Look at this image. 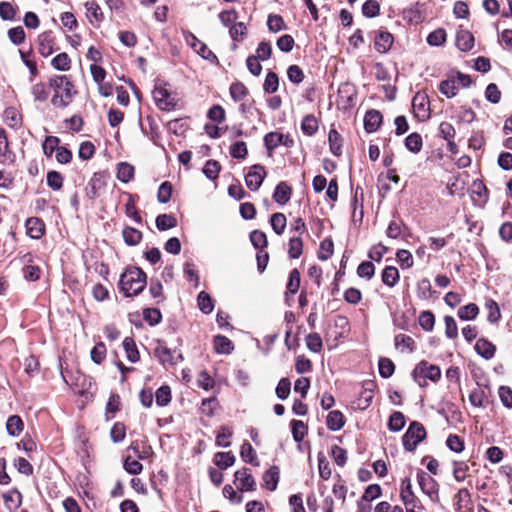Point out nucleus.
<instances>
[{
    "mask_svg": "<svg viewBox=\"0 0 512 512\" xmlns=\"http://www.w3.org/2000/svg\"><path fill=\"white\" fill-rule=\"evenodd\" d=\"M123 348L125 350V353L127 355V359L130 362H137L140 359L139 351L136 347L135 341L131 337H126L123 340Z\"/></svg>",
    "mask_w": 512,
    "mask_h": 512,
    "instance_id": "72a5a7b5",
    "label": "nucleus"
},
{
    "mask_svg": "<svg viewBox=\"0 0 512 512\" xmlns=\"http://www.w3.org/2000/svg\"><path fill=\"white\" fill-rule=\"evenodd\" d=\"M485 308L488 311L487 320L490 323H497L501 318V312L497 302L493 299H487Z\"/></svg>",
    "mask_w": 512,
    "mask_h": 512,
    "instance_id": "79ce46f5",
    "label": "nucleus"
},
{
    "mask_svg": "<svg viewBox=\"0 0 512 512\" xmlns=\"http://www.w3.org/2000/svg\"><path fill=\"white\" fill-rule=\"evenodd\" d=\"M382 123V114L380 111L370 109L366 112L364 117V128L366 132L372 133L379 129Z\"/></svg>",
    "mask_w": 512,
    "mask_h": 512,
    "instance_id": "2eb2a0df",
    "label": "nucleus"
},
{
    "mask_svg": "<svg viewBox=\"0 0 512 512\" xmlns=\"http://www.w3.org/2000/svg\"><path fill=\"white\" fill-rule=\"evenodd\" d=\"M134 176V167L127 163L122 162L118 165L117 178L123 183H128Z\"/></svg>",
    "mask_w": 512,
    "mask_h": 512,
    "instance_id": "a19ab883",
    "label": "nucleus"
},
{
    "mask_svg": "<svg viewBox=\"0 0 512 512\" xmlns=\"http://www.w3.org/2000/svg\"><path fill=\"white\" fill-rule=\"evenodd\" d=\"M374 388L375 383L372 381L365 382L363 385V389L360 393L358 399V407L361 409H366L370 406L372 399L374 397Z\"/></svg>",
    "mask_w": 512,
    "mask_h": 512,
    "instance_id": "a211bd4d",
    "label": "nucleus"
},
{
    "mask_svg": "<svg viewBox=\"0 0 512 512\" xmlns=\"http://www.w3.org/2000/svg\"><path fill=\"white\" fill-rule=\"evenodd\" d=\"M197 302L199 309L205 314H210L214 309L213 300L211 296L205 291H201L199 293Z\"/></svg>",
    "mask_w": 512,
    "mask_h": 512,
    "instance_id": "37998d69",
    "label": "nucleus"
},
{
    "mask_svg": "<svg viewBox=\"0 0 512 512\" xmlns=\"http://www.w3.org/2000/svg\"><path fill=\"white\" fill-rule=\"evenodd\" d=\"M328 141L332 154L340 156L342 154L341 135L335 129H331L329 131Z\"/></svg>",
    "mask_w": 512,
    "mask_h": 512,
    "instance_id": "ea45409f",
    "label": "nucleus"
},
{
    "mask_svg": "<svg viewBox=\"0 0 512 512\" xmlns=\"http://www.w3.org/2000/svg\"><path fill=\"white\" fill-rule=\"evenodd\" d=\"M270 223L273 231L277 235H281L286 228V217L283 213L277 212L271 215Z\"/></svg>",
    "mask_w": 512,
    "mask_h": 512,
    "instance_id": "a18cd8bd",
    "label": "nucleus"
},
{
    "mask_svg": "<svg viewBox=\"0 0 512 512\" xmlns=\"http://www.w3.org/2000/svg\"><path fill=\"white\" fill-rule=\"evenodd\" d=\"M4 121L10 128L17 129L22 125V116L16 108L7 107L4 111Z\"/></svg>",
    "mask_w": 512,
    "mask_h": 512,
    "instance_id": "c85d7f7f",
    "label": "nucleus"
},
{
    "mask_svg": "<svg viewBox=\"0 0 512 512\" xmlns=\"http://www.w3.org/2000/svg\"><path fill=\"white\" fill-rule=\"evenodd\" d=\"M126 426L122 422H116L110 430V438L113 443H120L125 439Z\"/></svg>",
    "mask_w": 512,
    "mask_h": 512,
    "instance_id": "864d4df0",
    "label": "nucleus"
},
{
    "mask_svg": "<svg viewBox=\"0 0 512 512\" xmlns=\"http://www.w3.org/2000/svg\"><path fill=\"white\" fill-rule=\"evenodd\" d=\"M24 429V423L20 416L11 415L6 422L7 433L12 437H17Z\"/></svg>",
    "mask_w": 512,
    "mask_h": 512,
    "instance_id": "b1692460",
    "label": "nucleus"
},
{
    "mask_svg": "<svg viewBox=\"0 0 512 512\" xmlns=\"http://www.w3.org/2000/svg\"><path fill=\"white\" fill-rule=\"evenodd\" d=\"M292 195V188L284 181L280 182L273 193V199L280 205L286 204Z\"/></svg>",
    "mask_w": 512,
    "mask_h": 512,
    "instance_id": "6ab92c4d",
    "label": "nucleus"
},
{
    "mask_svg": "<svg viewBox=\"0 0 512 512\" xmlns=\"http://www.w3.org/2000/svg\"><path fill=\"white\" fill-rule=\"evenodd\" d=\"M247 28L243 22H235L229 29V34L234 41H241L246 36Z\"/></svg>",
    "mask_w": 512,
    "mask_h": 512,
    "instance_id": "338daca9",
    "label": "nucleus"
},
{
    "mask_svg": "<svg viewBox=\"0 0 512 512\" xmlns=\"http://www.w3.org/2000/svg\"><path fill=\"white\" fill-rule=\"evenodd\" d=\"M27 234L33 239H40L45 232L44 222L37 217H30L25 223Z\"/></svg>",
    "mask_w": 512,
    "mask_h": 512,
    "instance_id": "4468645a",
    "label": "nucleus"
},
{
    "mask_svg": "<svg viewBox=\"0 0 512 512\" xmlns=\"http://www.w3.org/2000/svg\"><path fill=\"white\" fill-rule=\"evenodd\" d=\"M422 146H423V141H422V137L419 133L417 132H414V133H411L409 134L406 139H405V147L413 152V153H418L421 151L422 149Z\"/></svg>",
    "mask_w": 512,
    "mask_h": 512,
    "instance_id": "58836bf2",
    "label": "nucleus"
},
{
    "mask_svg": "<svg viewBox=\"0 0 512 512\" xmlns=\"http://www.w3.org/2000/svg\"><path fill=\"white\" fill-rule=\"evenodd\" d=\"M303 252V241L302 239L297 237H291L289 240V249L288 254L292 259H298Z\"/></svg>",
    "mask_w": 512,
    "mask_h": 512,
    "instance_id": "8fccbe9b",
    "label": "nucleus"
},
{
    "mask_svg": "<svg viewBox=\"0 0 512 512\" xmlns=\"http://www.w3.org/2000/svg\"><path fill=\"white\" fill-rule=\"evenodd\" d=\"M155 223L158 230L166 231L177 226V219L171 214H160Z\"/></svg>",
    "mask_w": 512,
    "mask_h": 512,
    "instance_id": "473e14b6",
    "label": "nucleus"
},
{
    "mask_svg": "<svg viewBox=\"0 0 512 512\" xmlns=\"http://www.w3.org/2000/svg\"><path fill=\"white\" fill-rule=\"evenodd\" d=\"M317 458L320 477L324 480H328L332 474L330 464L323 452H319Z\"/></svg>",
    "mask_w": 512,
    "mask_h": 512,
    "instance_id": "603ef678",
    "label": "nucleus"
},
{
    "mask_svg": "<svg viewBox=\"0 0 512 512\" xmlns=\"http://www.w3.org/2000/svg\"><path fill=\"white\" fill-rule=\"evenodd\" d=\"M192 42L191 47L194 49L197 54H199L203 59L209 60L211 62H216L219 64L216 55L207 47V45L197 39L193 34H191Z\"/></svg>",
    "mask_w": 512,
    "mask_h": 512,
    "instance_id": "f3484780",
    "label": "nucleus"
},
{
    "mask_svg": "<svg viewBox=\"0 0 512 512\" xmlns=\"http://www.w3.org/2000/svg\"><path fill=\"white\" fill-rule=\"evenodd\" d=\"M412 377L419 386H425L426 379L436 382L441 377V370L438 366L429 364L427 361H420L412 372Z\"/></svg>",
    "mask_w": 512,
    "mask_h": 512,
    "instance_id": "7ed1b4c3",
    "label": "nucleus"
},
{
    "mask_svg": "<svg viewBox=\"0 0 512 512\" xmlns=\"http://www.w3.org/2000/svg\"><path fill=\"white\" fill-rule=\"evenodd\" d=\"M425 438V427L420 422L413 421L402 437L403 446L405 450L413 452Z\"/></svg>",
    "mask_w": 512,
    "mask_h": 512,
    "instance_id": "20e7f679",
    "label": "nucleus"
},
{
    "mask_svg": "<svg viewBox=\"0 0 512 512\" xmlns=\"http://www.w3.org/2000/svg\"><path fill=\"white\" fill-rule=\"evenodd\" d=\"M50 86L54 90V95L51 99L52 105L57 108L67 107L76 93L69 79L66 76H57L50 80Z\"/></svg>",
    "mask_w": 512,
    "mask_h": 512,
    "instance_id": "f03ea898",
    "label": "nucleus"
},
{
    "mask_svg": "<svg viewBox=\"0 0 512 512\" xmlns=\"http://www.w3.org/2000/svg\"><path fill=\"white\" fill-rule=\"evenodd\" d=\"M301 129L303 133L308 136L315 134L318 130V121L316 117L312 114L305 116L301 124Z\"/></svg>",
    "mask_w": 512,
    "mask_h": 512,
    "instance_id": "49530a36",
    "label": "nucleus"
},
{
    "mask_svg": "<svg viewBox=\"0 0 512 512\" xmlns=\"http://www.w3.org/2000/svg\"><path fill=\"white\" fill-rule=\"evenodd\" d=\"M240 456L244 462H247L253 466H259V460L257 458L256 451L250 443L244 442L242 444Z\"/></svg>",
    "mask_w": 512,
    "mask_h": 512,
    "instance_id": "c756f323",
    "label": "nucleus"
},
{
    "mask_svg": "<svg viewBox=\"0 0 512 512\" xmlns=\"http://www.w3.org/2000/svg\"><path fill=\"white\" fill-rule=\"evenodd\" d=\"M105 177L102 173H94L92 178L90 179L87 187V196L90 199H95L99 196L100 191L104 189Z\"/></svg>",
    "mask_w": 512,
    "mask_h": 512,
    "instance_id": "dca6fc26",
    "label": "nucleus"
},
{
    "mask_svg": "<svg viewBox=\"0 0 512 512\" xmlns=\"http://www.w3.org/2000/svg\"><path fill=\"white\" fill-rule=\"evenodd\" d=\"M405 425V417L402 412L395 411L389 417L388 427L391 431H400Z\"/></svg>",
    "mask_w": 512,
    "mask_h": 512,
    "instance_id": "4d7b16f0",
    "label": "nucleus"
},
{
    "mask_svg": "<svg viewBox=\"0 0 512 512\" xmlns=\"http://www.w3.org/2000/svg\"><path fill=\"white\" fill-rule=\"evenodd\" d=\"M279 78L274 72H269L265 78L263 89L266 93L272 94L278 90Z\"/></svg>",
    "mask_w": 512,
    "mask_h": 512,
    "instance_id": "0e129e2a",
    "label": "nucleus"
},
{
    "mask_svg": "<svg viewBox=\"0 0 512 512\" xmlns=\"http://www.w3.org/2000/svg\"><path fill=\"white\" fill-rule=\"evenodd\" d=\"M60 139L56 136H47L42 144L43 153L47 157H51L53 153L59 149Z\"/></svg>",
    "mask_w": 512,
    "mask_h": 512,
    "instance_id": "09e8293b",
    "label": "nucleus"
},
{
    "mask_svg": "<svg viewBox=\"0 0 512 512\" xmlns=\"http://www.w3.org/2000/svg\"><path fill=\"white\" fill-rule=\"evenodd\" d=\"M439 91L447 98L454 97L458 92L455 77L450 76L448 79L442 80L439 84Z\"/></svg>",
    "mask_w": 512,
    "mask_h": 512,
    "instance_id": "7c9ffc66",
    "label": "nucleus"
},
{
    "mask_svg": "<svg viewBox=\"0 0 512 512\" xmlns=\"http://www.w3.org/2000/svg\"><path fill=\"white\" fill-rule=\"evenodd\" d=\"M399 271L394 266H386L382 272V282L388 287H394L399 281Z\"/></svg>",
    "mask_w": 512,
    "mask_h": 512,
    "instance_id": "2f4dec72",
    "label": "nucleus"
},
{
    "mask_svg": "<svg viewBox=\"0 0 512 512\" xmlns=\"http://www.w3.org/2000/svg\"><path fill=\"white\" fill-rule=\"evenodd\" d=\"M290 426L294 441L301 442L307 434V425L301 420H292Z\"/></svg>",
    "mask_w": 512,
    "mask_h": 512,
    "instance_id": "f704fd0d",
    "label": "nucleus"
},
{
    "mask_svg": "<svg viewBox=\"0 0 512 512\" xmlns=\"http://www.w3.org/2000/svg\"><path fill=\"white\" fill-rule=\"evenodd\" d=\"M166 83H156L153 89V99L156 103V106L163 111H171L174 110L177 106V101L175 98L171 97L169 91L164 87Z\"/></svg>",
    "mask_w": 512,
    "mask_h": 512,
    "instance_id": "423d86ee",
    "label": "nucleus"
},
{
    "mask_svg": "<svg viewBox=\"0 0 512 512\" xmlns=\"http://www.w3.org/2000/svg\"><path fill=\"white\" fill-rule=\"evenodd\" d=\"M280 471L277 466L270 467L264 474H263V481L264 486L270 490L274 491L277 488L278 482H279V476Z\"/></svg>",
    "mask_w": 512,
    "mask_h": 512,
    "instance_id": "5701e85b",
    "label": "nucleus"
},
{
    "mask_svg": "<svg viewBox=\"0 0 512 512\" xmlns=\"http://www.w3.org/2000/svg\"><path fill=\"white\" fill-rule=\"evenodd\" d=\"M393 35L387 31H380L375 36L374 45L377 51L386 52L393 44Z\"/></svg>",
    "mask_w": 512,
    "mask_h": 512,
    "instance_id": "4be33fe9",
    "label": "nucleus"
},
{
    "mask_svg": "<svg viewBox=\"0 0 512 512\" xmlns=\"http://www.w3.org/2000/svg\"><path fill=\"white\" fill-rule=\"evenodd\" d=\"M456 45L461 51H469L474 46L473 34L464 29H460L456 34Z\"/></svg>",
    "mask_w": 512,
    "mask_h": 512,
    "instance_id": "aec40b11",
    "label": "nucleus"
},
{
    "mask_svg": "<svg viewBox=\"0 0 512 512\" xmlns=\"http://www.w3.org/2000/svg\"><path fill=\"white\" fill-rule=\"evenodd\" d=\"M5 505L9 509H18L22 504V494L16 488L11 489L9 492L3 494Z\"/></svg>",
    "mask_w": 512,
    "mask_h": 512,
    "instance_id": "cd10ccee",
    "label": "nucleus"
},
{
    "mask_svg": "<svg viewBox=\"0 0 512 512\" xmlns=\"http://www.w3.org/2000/svg\"><path fill=\"white\" fill-rule=\"evenodd\" d=\"M213 343L215 351L219 354H230L234 349L232 341L223 335L214 336Z\"/></svg>",
    "mask_w": 512,
    "mask_h": 512,
    "instance_id": "393cba45",
    "label": "nucleus"
},
{
    "mask_svg": "<svg viewBox=\"0 0 512 512\" xmlns=\"http://www.w3.org/2000/svg\"><path fill=\"white\" fill-rule=\"evenodd\" d=\"M267 25L271 32H279L287 28L282 16L277 14H270L267 19Z\"/></svg>",
    "mask_w": 512,
    "mask_h": 512,
    "instance_id": "3c124183",
    "label": "nucleus"
},
{
    "mask_svg": "<svg viewBox=\"0 0 512 512\" xmlns=\"http://www.w3.org/2000/svg\"><path fill=\"white\" fill-rule=\"evenodd\" d=\"M235 482H238L237 488L238 490L244 491H254L256 489V482L250 470L248 468H242L235 472L234 474Z\"/></svg>",
    "mask_w": 512,
    "mask_h": 512,
    "instance_id": "f8f14e48",
    "label": "nucleus"
},
{
    "mask_svg": "<svg viewBox=\"0 0 512 512\" xmlns=\"http://www.w3.org/2000/svg\"><path fill=\"white\" fill-rule=\"evenodd\" d=\"M248 154L247 145L244 141H237L230 147V155L234 159L243 160Z\"/></svg>",
    "mask_w": 512,
    "mask_h": 512,
    "instance_id": "13d9d810",
    "label": "nucleus"
},
{
    "mask_svg": "<svg viewBox=\"0 0 512 512\" xmlns=\"http://www.w3.org/2000/svg\"><path fill=\"white\" fill-rule=\"evenodd\" d=\"M446 31L438 28L427 36V43L431 46H440L446 41Z\"/></svg>",
    "mask_w": 512,
    "mask_h": 512,
    "instance_id": "052dcab7",
    "label": "nucleus"
},
{
    "mask_svg": "<svg viewBox=\"0 0 512 512\" xmlns=\"http://www.w3.org/2000/svg\"><path fill=\"white\" fill-rule=\"evenodd\" d=\"M476 352L483 358L489 360L494 357L496 347L495 345L485 338H480L475 344Z\"/></svg>",
    "mask_w": 512,
    "mask_h": 512,
    "instance_id": "412c9836",
    "label": "nucleus"
},
{
    "mask_svg": "<svg viewBox=\"0 0 512 512\" xmlns=\"http://www.w3.org/2000/svg\"><path fill=\"white\" fill-rule=\"evenodd\" d=\"M63 176L57 171L47 173V185L54 191H59L63 186Z\"/></svg>",
    "mask_w": 512,
    "mask_h": 512,
    "instance_id": "e2e57ef3",
    "label": "nucleus"
},
{
    "mask_svg": "<svg viewBox=\"0 0 512 512\" xmlns=\"http://www.w3.org/2000/svg\"><path fill=\"white\" fill-rule=\"evenodd\" d=\"M264 145L270 153L280 145L287 148L294 146V139L290 134H282L279 132H269L264 136Z\"/></svg>",
    "mask_w": 512,
    "mask_h": 512,
    "instance_id": "6e6552de",
    "label": "nucleus"
},
{
    "mask_svg": "<svg viewBox=\"0 0 512 512\" xmlns=\"http://www.w3.org/2000/svg\"><path fill=\"white\" fill-rule=\"evenodd\" d=\"M357 96L356 88L351 83H342L338 88L337 105L340 109L347 110L355 105Z\"/></svg>",
    "mask_w": 512,
    "mask_h": 512,
    "instance_id": "0eeeda50",
    "label": "nucleus"
},
{
    "mask_svg": "<svg viewBox=\"0 0 512 512\" xmlns=\"http://www.w3.org/2000/svg\"><path fill=\"white\" fill-rule=\"evenodd\" d=\"M146 284V273L138 267H129L120 276L119 289L126 297H131L142 292Z\"/></svg>",
    "mask_w": 512,
    "mask_h": 512,
    "instance_id": "f257e3e1",
    "label": "nucleus"
},
{
    "mask_svg": "<svg viewBox=\"0 0 512 512\" xmlns=\"http://www.w3.org/2000/svg\"><path fill=\"white\" fill-rule=\"evenodd\" d=\"M18 7L12 5L10 2H0V17L4 21H11L15 18Z\"/></svg>",
    "mask_w": 512,
    "mask_h": 512,
    "instance_id": "de8ad7c7",
    "label": "nucleus"
},
{
    "mask_svg": "<svg viewBox=\"0 0 512 512\" xmlns=\"http://www.w3.org/2000/svg\"><path fill=\"white\" fill-rule=\"evenodd\" d=\"M156 403L158 406H166L171 401V390L167 385H163L156 390Z\"/></svg>",
    "mask_w": 512,
    "mask_h": 512,
    "instance_id": "6e6d98bb",
    "label": "nucleus"
},
{
    "mask_svg": "<svg viewBox=\"0 0 512 512\" xmlns=\"http://www.w3.org/2000/svg\"><path fill=\"white\" fill-rule=\"evenodd\" d=\"M230 96L235 102L242 101L247 95H248V89L247 87L239 81H235L231 84L230 89Z\"/></svg>",
    "mask_w": 512,
    "mask_h": 512,
    "instance_id": "4c0bfd02",
    "label": "nucleus"
},
{
    "mask_svg": "<svg viewBox=\"0 0 512 512\" xmlns=\"http://www.w3.org/2000/svg\"><path fill=\"white\" fill-rule=\"evenodd\" d=\"M362 13L367 18H373L380 13V4L376 0H367L362 5Z\"/></svg>",
    "mask_w": 512,
    "mask_h": 512,
    "instance_id": "5fc2aeb1",
    "label": "nucleus"
},
{
    "mask_svg": "<svg viewBox=\"0 0 512 512\" xmlns=\"http://www.w3.org/2000/svg\"><path fill=\"white\" fill-rule=\"evenodd\" d=\"M306 344L310 351L319 353L323 348L322 338L318 333H310L306 337Z\"/></svg>",
    "mask_w": 512,
    "mask_h": 512,
    "instance_id": "680f3d73",
    "label": "nucleus"
},
{
    "mask_svg": "<svg viewBox=\"0 0 512 512\" xmlns=\"http://www.w3.org/2000/svg\"><path fill=\"white\" fill-rule=\"evenodd\" d=\"M266 177L265 167L260 164H255L245 176L246 186L251 191H257Z\"/></svg>",
    "mask_w": 512,
    "mask_h": 512,
    "instance_id": "9d476101",
    "label": "nucleus"
},
{
    "mask_svg": "<svg viewBox=\"0 0 512 512\" xmlns=\"http://www.w3.org/2000/svg\"><path fill=\"white\" fill-rule=\"evenodd\" d=\"M478 313V306L475 303H469L468 305L460 307L457 314L461 320H473L477 317Z\"/></svg>",
    "mask_w": 512,
    "mask_h": 512,
    "instance_id": "c03bdc74",
    "label": "nucleus"
},
{
    "mask_svg": "<svg viewBox=\"0 0 512 512\" xmlns=\"http://www.w3.org/2000/svg\"><path fill=\"white\" fill-rule=\"evenodd\" d=\"M221 166L216 160H208L203 168L204 175L210 179L214 180L218 177Z\"/></svg>",
    "mask_w": 512,
    "mask_h": 512,
    "instance_id": "774afa93",
    "label": "nucleus"
},
{
    "mask_svg": "<svg viewBox=\"0 0 512 512\" xmlns=\"http://www.w3.org/2000/svg\"><path fill=\"white\" fill-rule=\"evenodd\" d=\"M143 318L151 326H154L161 322L162 314L157 308H146L143 310Z\"/></svg>",
    "mask_w": 512,
    "mask_h": 512,
    "instance_id": "bf43d9fd",
    "label": "nucleus"
},
{
    "mask_svg": "<svg viewBox=\"0 0 512 512\" xmlns=\"http://www.w3.org/2000/svg\"><path fill=\"white\" fill-rule=\"evenodd\" d=\"M400 497L405 506H410L416 502V497L412 491L411 480L406 477L401 481Z\"/></svg>",
    "mask_w": 512,
    "mask_h": 512,
    "instance_id": "bb28decb",
    "label": "nucleus"
},
{
    "mask_svg": "<svg viewBox=\"0 0 512 512\" xmlns=\"http://www.w3.org/2000/svg\"><path fill=\"white\" fill-rule=\"evenodd\" d=\"M417 480H418V484L421 488V490L423 491V493H425L427 496H429V498L432 500V501H437L438 500V483L436 482V480L428 475L426 472L420 470L418 473H417Z\"/></svg>",
    "mask_w": 512,
    "mask_h": 512,
    "instance_id": "1a4fd4ad",
    "label": "nucleus"
},
{
    "mask_svg": "<svg viewBox=\"0 0 512 512\" xmlns=\"http://www.w3.org/2000/svg\"><path fill=\"white\" fill-rule=\"evenodd\" d=\"M469 466L464 461H455L453 463V476L456 481L462 482L465 480Z\"/></svg>",
    "mask_w": 512,
    "mask_h": 512,
    "instance_id": "69168bd1",
    "label": "nucleus"
},
{
    "mask_svg": "<svg viewBox=\"0 0 512 512\" xmlns=\"http://www.w3.org/2000/svg\"><path fill=\"white\" fill-rule=\"evenodd\" d=\"M214 463L220 469H227L235 463V456L232 452H217L214 456Z\"/></svg>",
    "mask_w": 512,
    "mask_h": 512,
    "instance_id": "e433bc0d",
    "label": "nucleus"
},
{
    "mask_svg": "<svg viewBox=\"0 0 512 512\" xmlns=\"http://www.w3.org/2000/svg\"><path fill=\"white\" fill-rule=\"evenodd\" d=\"M272 53V46L270 42L262 41L256 49V54L249 55L246 59V64H259V61L269 59Z\"/></svg>",
    "mask_w": 512,
    "mask_h": 512,
    "instance_id": "ddd939ff",
    "label": "nucleus"
},
{
    "mask_svg": "<svg viewBox=\"0 0 512 512\" xmlns=\"http://www.w3.org/2000/svg\"><path fill=\"white\" fill-rule=\"evenodd\" d=\"M412 108L415 117L424 121L430 117L429 100L427 95L417 92L412 99Z\"/></svg>",
    "mask_w": 512,
    "mask_h": 512,
    "instance_id": "9b49d317",
    "label": "nucleus"
},
{
    "mask_svg": "<svg viewBox=\"0 0 512 512\" xmlns=\"http://www.w3.org/2000/svg\"><path fill=\"white\" fill-rule=\"evenodd\" d=\"M154 355L162 365L175 366L183 360L182 353L168 348L164 341H158Z\"/></svg>",
    "mask_w": 512,
    "mask_h": 512,
    "instance_id": "39448f33",
    "label": "nucleus"
},
{
    "mask_svg": "<svg viewBox=\"0 0 512 512\" xmlns=\"http://www.w3.org/2000/svg\"><path fill=\"white\" fill-rule=\"evenodd\" d=\"M122 236L124 242L130 246L139 244L142 239V233L133 227H125L122 231Z\"/></svg>",
    "mask_w": 512,
    "mask_h": 512,
    "instance_id": "c9c22d12",
    "label": "nucleus"
},
{
    "mask_svg": "<svg viewBox=\"0 0 512 512\" xmlns=\"http://www.w3.org/2000/svg\"><path fill=\"white\" fill-rule=\"evenodd\" d=\"M326 424L329 430L338 431L345 424V418L341 411L333 410L329 412L326 420Z\"/></svg>",
    "mask_w": 512,
    "mask_h": 512,
    "instance_id": "a878e982",
    "label": "nucleus"
}]
</instances>
